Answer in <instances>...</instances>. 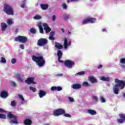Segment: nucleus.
<instances>
[{
  "mask_svg": "<svg viewBox=\"0 0 125 125\" xmlns=\"http://www.w3.org/2000/svg\"><path fill=\"white\" fill-rule=\"evenodd\" d=\"M115 84L113 89V91L114 94L117 95L119 94V90L124 89L125 87V82L123 80H120L118 78L115 79L114 81Z\"/></svg>",
  "mask_w": 125,
  "mask_h": 125,
  "instance_id": "nucleus-1",
  "label": "nucleus"
},
{
  "mask_svg": "<svg viewBox=\"0 0 125 125\" xmlns=\"http://www.w3.org/2000/svg\"><path fill=\"white\" fill-rule=\"evenodd\" d=\"M123 67H125V65H123Z\"/></svg>",
  "mask_w": 125,
  "mask_h": 125,
  "instance_id": "nucleus-63",
  "label": "nucleus"
},
{
  "mask_svg": "<svg viewBox=\"0 0 125 125\" xmlns=\"http://www.w3.org/2000/svg\"><path fill=\"white\" fill-rule=\"evenodd\" d=\"M61 30L62 31V33H64V28H62Z\"/></svg>",
  "mask_w": 125,
  "mask_h": 125,
  "instance_id": "nucleus-59",
  "label": "nucleus"
},
{
  "mask_svg": "<svg viewBox=\"0 0 125 125\" xmlns=\"http://www.w3.org/2000/svg\"><path fill=\"white\" fill-rule=\"evenodd\" d=\"M42 22H39L38 23V26L39 28L40 33L41 34H43V28H42Z\"/></svg>",
  "mask_w": 125,
  "mask_h": 125,
  "instance_id": "nucleus-17",
  "label": "nucleus"
},
{
  "mask_svg": "<svg viewBox=\"0 0 125 125\" xmlns=\"http://www.w3.org/2000/svg\"><path fill=\"white\" fill-rule=\"evenodd\" d=\"M40 7L42 10H46L48 8V4H41Z\"/></svg>",
  "mask_w": 125,
  "mask_h": 125,
  "instance_id": "nucleus-21",
  "label": "nucleus"
},
{
  "mask_svg": "<svg viewBox=\"0 0 125 125\" xmlns=\"http://www.w3.org/2000/svg\"><path fill=\"white\" fill-rule=\"evenodd\" d=\"M0 62H1V63H3L4 64H5V63H6V60H5V58L3 57H1Z\"/></svg>",
  "mask_w": 125,
  "mask_h": 125,
  "instance_id": "nucleus-32",
  "label": "nucleus"
},
{
  "mask_svg": "<svg viewBox=\"0 0 125 125\" xmlns=\"http://www.w3.org/2000/svg\"><path fill=\"white\" fill-rule=\"evenodd\" d=\"M56 20V16L53 15L52 17V21H55Z\"/></svg>",
  "mask_w": 125,
  "mask_h": 125,
  "instance_id": "nucleus-49",
  "label": "nucleus"
},
{
  "mask_svg": "<svg viewBox=\"0 0 125 125\" xmlns=\"http://www.w3.org/2000/svg\"><path fill=\"white\" fill-rule=\"evenodd\" d=\"M64 20H68L69 19V15H66L64 16Z\"/></svg>",
  "mask_w": 125,
  "mask_h": 125,
  "instance_id": "nucleus-50",
  "label": "nucleus"
},
{
  "mask_svg": "<svg viewBox=\"0 0 125 125\" xmlns=\"http://www.w3.org/2000/svg\"><path fill=\"white\" fill-rule=\"evenodd\" d=\"M12 64H15L16 63V59H12L11 61Z\"/></svg>",
  "mask_w": 125,
  "mask_h": 125,
  "instance_id": "nucleus-41",
  "label": "nucleus"
},
{
  "mask_svg": "<svg viewBox=\"0 0 125 125\" xmlns=\"http://www.w3.org/2000/svg\"><path fill=\"white\" fill-rule=\"evenodd\" d=\"M63 74H59L56 75V77H62Z\"/></svg>",
  "mask_w": 125,
  "mask_h": 125,
  "instance_id": "nucleus-53",
  "label": "nucleus"
},
{
  "mask_svg": "<svg viewBox=\"0 0 125 125\" xmlns=\"http://www.w3.org/2000/svg\"><path fill=\"white\" fill-rule=\"evenodd\" d=\"M83 86H85V87H88L89 86H90V85L88 83L86 82H84L83 83Z\"/></svg>",
  "mask_w": 125,
  "mask_h": 125,
  "instance_id": "nucleus-28",
  "label": "nucleus"
},
{
  "mask_svg": "<svg viewBox=\"0 0 125 125\" xmlns=\"http://www.w3.org/2000/svg\"><path fill=\"white\" fill-rule=\"evenodd\" d=\"M68 34H69V35H71L72 33H71V32H70V31H68Z\"/></svg>",
  "mask_w": 125,
  "mask_h": 125,
  "instance_id": "nucleus-60",
  "label": "nucleus"
},
{
  "mask_svg": "<svg viewBox=\"0 0 125 125\" xmlns=\"http://www.w3.org/2000/svg\"><path fill=\"white\" fill-rule=\"evenodd\" d=\"M84 71H81L76 74V75H79V76H83V75H84Z\"/></svg>",
  "mask_w": 125,
  "mask_h": 125,
  "instance_id": "nucleus-35",
  "label": "nucleus"
},
{
  "mask_svg": "<svg viewBox=\"0 0 125 125\" xmlns=\"http://www.w3.org/2000/svg\"><path fill=\"white\" fill-rule=\"evenodd\" d=\"M3 112H4V110H3L1 108H0V113H3Z\"/></svg>",
  "mask_w": 125,
  "mask_h": 125,
  "instance_id": "nucleus-56",
  "label": "nucleus"
},
{
  "mask_svg": "<svg viewBox=\"0 0 125 125\" xmlns=\"http://www.w3.org/2000/svg\"><path fill=\"white\" fill-rule=\"evenodd\" d=\"M79 0H67V3H69L70 1H79Z\"/></svg>",
  "mask_w": 125,
  "mask_h": 125,
  "instance_id": "nucleus-46",
  "label": "nucleus"
},
{
  "mask_svg": "<svg viewBox=\"0 0 125 125\" xmlns=\"http://www.w3.org/2000/svg\"><path fill=\"white\" fill-rule=\"evenodd\" d=\"M64 64L67 68L72 69L73 68V66H74L75 65V62L71 60H67L64 62Z\"/></svg>",
  "mask_w": 125,
  "mask_h": 125,
  "instance_id": "nucleus-9",
  "label": "nucleus"
},
{
  "mask_svg": "<svg viewBox=\"0 0 125 125\" xmlns=\"http://www.w3.org/2000/svg\"><path fill=\"white\" fill-rule=\"evenodd\" d=\"M11 106H12L13 107H15V106L16 105V102H15V101H13L11 102Z\"/></svg>",
  "mask_w": 125,
  "mask_h": 125,
  "instance_id": "nucleus-37",
  "label": "nucleus"
},
{
  "mask_svg": "<svg viewBox=\"0 0 125 125\" xmlns=\"http://www.w3.org/2000/svg\"><path fill=\"white\" fill-rule=\"evenodd\" d=\"M87 113L92 116H93V115H96V111L92 109H88Z\"/></svg>",
  "mask_w": 125,
  "mask_h": 125,
  "instance_id": "nucleus-25",
  "label": "nucleus"
},
{
  "mask_svg": "<svg viewBox=\"0 0 125 125\" xmlns=\"http://www.w3.org/2000/svg\"><path fill=\"white\" fill-rule=\"evenodd\" d=\"M68 99H69V101H70V102H74V99L73 98H72L70 97H69Z\"/></svg>",
  "mask_w": 125,
  "mask_h": 125,
  "instance_id": "nucleus-48",
  "label": "nucleus"
},
{
  "mask_svg": "<svg viewBox=\"0 0 125 125\" xmlns=\"http://www.w3.org/2000/svg\"><path fill=\"white\" fill-rule=\"evenodd\" d=\"M57 55H58V60H60V59H61V57H62V55H63V53H62V51H61V50H58L57 52Z\"/></svg>",
  "mask_w": 125,
  "mask_h": 125,
  "instance_id": "nucleus-24",
  "label": "nucleus"
},
{
  "mask_svg": "<svg viewBox=\"0 0 125 125\" xmlns=\"http://www.w3.org/2000/svg\"><path fill=\"white\" fill-rule=\"evenodd\" d=\"M20 48H21V49H24V45L23 44H21L20 45Z\"/></svg>",
  "mask_w": 125,
  "mask_h": 125,
  "instance_id": "nucleus-51",
  "label": "nucleus"
},
{
  "mask_svg": "<svg viewBox=\"0 0 125 125\" xmlns=\"http://www.w3.org/2000/svg\"><path fill=\"white\" fill-rule=\"evenodd\" d=\"M3 11L8 15H14V11L11 6L5 4L4 5Z\"/></svg>",
  "mask_w": 125,
  "mask_h": 125,
  "instance_id": "nucleus-3",
  "label": "nucleus"
},
{
  "mask_svg": "<svg viewBox=\"0 0 125 125\" xmlns=\"http://www.w3.org/2000/svg\"><path fill=\"white\" fill-rule=\"evenodd\" d=\"M39 95L40 98H42V97H44V96L46 95V92L42 90H40L39 92Z\"/></svg>",
  "mask_w": 125,
  "mask_h": 125,
  "instance_id": "nucleus-15",
  "label": "nucleus"
},
{
  "mask_svg": "<svg viewBox=\"0 0 125 125\" xmlns=\"http://www.w3.org/2000/svg\"><path fill=\"white\" fill-rule=\"evenodd\" d=\"M7 24H9V25H12L13 24V22L11 20H8Z\"/></svg>",
  "mask_w": 125,
  "mask_h": 125,
  "instance_id": "nucleus-38",
  "label": "nucleus"
},
{
  "mask_svg": "<svg viewBox=\"0 0 125 125\" xmlns=\"http://www.w3.org/2000/svg\"><path fill=\"white\" fill-rule=\"evenodd\" d=\"M63 116L64 117H65L66 118H71V115L68 114V113H65V112L64 113H63Z\"/></svg>",
  "mask_w": 125,
  "mask_h": 125,
  "instance_id": "nucleus-34",
  "label": "nucleus"
},
{
  "mask_svg": "<svg viewBox=\"0 0 125 125\" xmlns=\"http://www.w3.org/2000/svg\"><path fill=\"white\" fill-rule=\"evenodd\" d=\"M64 45L63 46L65 49H67L68 48V46H70V45L71 44V41L68 42V40H67L66 38H65L64 39Z\"/></svg>",
  "mask_w": 125,
  "mask_h": 125,
  "instance_id": "nucleus-13",
  "label": "nucleus"
},
{
  "mask_svg": "<svg viewBox=\"0 0 125 125\" xmlns=\"http://www.w3.org/2000/svg\"><path fill=\"white\" fill-rule=\"evenodd\" d=\"M47 40L44 38H41L38 40L37 45H38V46H44V45H46L47 44Z\"/></svg>",
  "mask_w": 125,
  "mask_h": 125,
  "instance_id": "nucleus-8",
  "label": "nucleus"
},
{
  "mask_svg": "<svg viewBox=\"0 0 125 125\" xmlns=\"http://www.w3.org/2000/svg\"><path fill=\"white\" fill-rule=\"evenodd\" d=\"M51 90L52 91H55V90H57V87L56 86H52L51 88Z\"/></svg>",
  "mask_w": 125,
  "mask_h": 125,
  "instance_id": "nucleus-43",
  "label": "nucleus"
},
{
  "mask_svg": "<svg viewBox=\"0 0 125 125\" xmlns=\"http://www.w3.org/2000/svg\"><path fill=\"white\" fill-rule=\"evenodd\" d=\"M57 90L58 91H61V90H62V88L61 86H58L57 87Z\"/></svg>",
  "mask_w": 125,
  "mask_h": 125,
  "instance_id": "nucleus-44",
  "label": "nucleus"
},
{
  "mask_svg": "<svg viewBox=\"0 0 125 125\" xmlns=\"http://www.w3.org/2000/svg\"><path fill=\"white\" fill-rule=\"evenodd\" d=\"M32 123V122L31 119H26L23 121V124L25 125H31Z\"/></svg>",
  "mask_w": 125,
  "mask_h": 125,
  "instance_id": "nucleus-18",
  "label": "nucleus"
},
{
  "mask_svg": "<svg viewBox=\"0 0 125 125\" xmlns=\"http://www.w3.org/2000/svg\"><path fill=\"white\" fill-rule=\"evenodd\" d=\"M100 80L103 82H110V78H109V77H105L102 76L100 78Z\"/></svg>",
  "mask_w": 125,
  "mask_h": 125,
  "instance_id": "nucleus-23",
  "label": "nucleus"
},
{
  "mask_svg": "<svg viewBox=\"0 0 125 125\" xmlns=\"http://www.w3.org/2000/svg\"><path fill=\"white\" fill-rule=\"evenodd\" d=\"M120 119L117 120L118 124H123L125 121V115L124 114H120Z\"/></svg>",
  "mask_w": 125,
  "mask_h": 125,
  "instance_id": "nucleus-12",
  "label": "nucleus"
},
{
  "mask_svg": "<svg viewBox=\"0 0 125 125\" xmlns=\"http://www.w3.org/2000/svg\"><path fill=\"white\" fill-rule=\"evenodd\" d=\"M49 39L51 41H54L55 40V38L53 36H51L50 35L49 36Z\"/></svg>",
  "mask_w": 125,
  "mask_h": 125,
  "instance_id": "nucleus-42",
  "label": "nucleus"
},
{
  "mask_svg": "<svg viewBox=\"0 0 125 125\" xmlns=\"http://www.w3.org/2000/svg\"><path fill=\"white\" fill-rule=\"evenodd\" d=\"M30 33H31V34H36V29L33 28H32L30 29Z\"/></svg>",
  "mask_w": 125,
  "mask_h": 125,
  "instance_id": "nucleus-33",
  "label": "nucleus"
},
{
  "mask_svg": "<svg viewBox=\"0 0 125 125\" xmlns=\"http://www.w3.org/2000/svg\"><path fill=\"white\" fill-rule=\"evenodd\" d=\"M103 67V66L101 64L99 65L98 67V69H101V68H102Z\"/></svg>",
  "mask_w": 125,
  "mask_h": 125,
  "instance_id": "nucleus-55",
  "label": "nucleus"
},
{
  "mask_svg": "<svg viewBox=\"0 0 125 125\" xmlns=\"http://www.w3.org/2000/svg\"><path fill=\"white\" fill-rule=\"evenodd\" d=\"M62 7L63 9H66L67 8V4L66 3H63L62 5Z\"/></svg>",
  "mask_w": 125,
  "mask_h": 125,
  "instance_id": "nucleus-40",
  "label": "nucleus"
},
{
  "mask_svg": "<svg viewBox=\"0 0 125 125\" xmlns=\"http://www.w3.org/2000/svg\"><path fill=\"white\" fill-rule=\"evenodd\" d=\"M7 117L9 120H11L10 123L11 125L15 124V125H18V122L17 121V116L14 115L11 112H9L7 114Z\"/></svg>",
  "mask_w": 125,
  "mask_h": 125,
  "instance_id": "nucleus-4",
  "label": "nucleus"
},
{
  "mask_svg": "<svg viewBox=\"0 0 125 125\" xmlns=\"http://www.w3.org/2000/svg\"><path fill=\"white\" fill-rule=\"evenodd\" d=\"M18 97L21 100V101H25V99H24V97H23V95L19 94Z\"/></svg>",
  "mask_w": 125,
  "mask_h": 125,
  "instance_id": "nucleus-31",
  "label": "nucleus"
},
{
  "mask_svg": "<svg viewBox=\"0 0 125 125\" xmlns=\"http://www.w3.org/2000/svg\"><path fill=\"white\" fill-rule=\"evenodd\" d=\"M1 31L3 32L4 31H5V29L7 28V25H6V23L5 22H2L1 23Z\"/></svg>",
  "mask_w": 125,
  "mask_h": 125,
  "instance_id": "nucleus-22",
  "label": "nucleus"
},
{
  "mask_svg": "<svg viewBox=\"0 0 125 125\" xmlns=\"http://www.w3.org/2000/svg\"><path fill=\"white\" fill-rule=\"evenodd\" d=\"M95 21H96V18L89 17L86 18L84 20H83L82 22V24L83 25L88 24V23H91L92 24L93 23H95Z\"/></svg>",
  "mask_w": 125,
  "mask_h": 125,
  "instance_id": "nucleus-7",
  "label": "nucleus"
},
{
  "mask_svg": "<svg viewBox=\"0 0 125 125\" xmlns=\"http://www.w3.org/2000/svg\"><path fill=\"white\" fill-rule=\"evenodd\" d=\"M8 97V93L5 91H2L0 92V97L1 98H7Z\"/></svg>",
  "mask_w": 125,
  "mask_h": 125,
  "instance_id": "nucleus-14",
  "label": "nucleus"
},
{
  "mask_svg": "<svg viewBox=\"0 0 125 125\" xmlns=\"http://www.w3.org/2000/svg\"><path fill=\"white\" fill-rule=\"evenodd\" d=\"M32 59L34 62L37 63L39 67H43V66L45 65V61L42 56L33 55L32 56Z\"/></svg>",
  "mask_w": 125,
  "mask_h": 125,
  "instance_id": "nucleus-2",
  "label": "nucleus"
},
{
  "mask_svg": "<svg viewBox=\"0 0 125 125\" xmlns=\"http://www.w3.org/2000/svg\"><path fill=\"white\" fill-rule=\"evenodd\" d=\"M89 81L90 82L92 83H96L98 81H97V79L95 78V77L93 76H91L89 77Z\"/></svg>",
  "mask_w": 125,
  "mask_h": 125,
  "instance_id": "nucleus-16",
  "label": "nucleus"
},
{
  "mask_svg": "<svg viewBox=\"0 0 125 125\" xmlns=\"http://www.w3.org/2000/svg\"><path fill=\"white\" fill-rule=\"evenodd\" d=\"M55 46L56 48H58V49H62V48H63V45L58 42H55Z\"/></svg>",
  "mask_w": 125,
  "mask_h": 125,
  "instance_id": "nucleus-19",
  "label": "nucleus"
},
{
  "mask_svg": "<svg viewBox=\"0 0 125 125\" xmlns=\"http://www.w3.org/2000/svg\"><path fill=\"white\" fill-rule=\"evenodd\" d=\"M29 89H30L31 91H33V92H37V89L35 87H33L32 86H30Z\"/></svg>",
  "mask_w": 125,
  "mask_h": 125,
  "instance_id": "nucleus-30",
  "label": "nucleus"
},
{
  "mask_svg": "<svg viewBox=\"0 0 125 125\" xmlns=\"http://www.w3.org/2000/svg\"><path fill=\"white\" fill-rule=\"evenodd\" d=\"M42 26L44 27V30L45 31L46 34H47V33H49V32L51 31V28H50V27L48 26L47 23L43 22L42 23Z\"/></svg>",
  "mask_w": 125,
  "mask_h": 125,
  "instance_id": "nucleus-11",
  "label": "nucleus"
},
{
  "mask_svg": "<svg viewBox=\"0 0 125 125\" xmlns=\"http://www.w3.org/2000/svg\"><path fill=\"white\" fill-rule=\"evenodd\" d=\"M120 62L122 64H125V58H122L120 59Z\"/></svg>",
  "mask_w": 125,
  "mask_h": 125,
  "instance_id": "nucleus-39",
  "label": "nucleus"
},
{
  "mask_svg": "<svg viewBox=\"0 0 125 125\" xmlns=\"http://www.w3.org/2000/svg\"><path fill=\"white\" fill-rule=\"evenodd\" d=\"M25 3H23L22 5H21V7L22 8H24V7H25Z\"/></svg>",
  "mask_w": 125,
  "mask_h": 125,
  "instance_id": "nucleus-54",
  "label": "nucleus"
},
{
  "mask_svg": "<svg viewBox=\"0 0 125 125\" xmlns=\"http://www.w3.org/2000/svg\"><path fill=\"white\" fill-rule=\"evenodd\" d=\"M123 96H124V97H125V93L123 94Z\"/></svg>",
  "mask_w": 125,
  "mask_h": 125,
  "instance_id": "nucleus-62",
  "label": "nucleus"
},
{
  "mask_svg": "<svg viewBox=\"0 0 125 125\" xmlns=\"http://www.w3.org/2000/svg\"><path fill=\"white\" fill-rule=\"evenodd\" d=\"M72 88L73 89H80L81 88L82 85L80 84H74L71 86Z\"/></svg>",
  "mask_w": 125,
  "mask_h": 125,
  "instance_id": "nucleus-20",
  "label": "nucleus"
},
{
  "mask_svg": "<svg viewBox=\"0 0 125 125\" xmlns=\"http://www.w3.org/2000/svg\"><path fill=\"white\" fill-rule=\"evenodd\" d=\"M16 78L19 80V82H23V79L20 76V74H17L16 75Z\"/></svg>",
  "mask_w": 125,
  "mask_h": 125,
  "instance_id": "nucleus-26",
  "label": "nucleus"
},
{
  "mask_svg": "<svg viewBox=\"0 0 125 125\" xmlns=\"http://www.w3.org/2000/svg\"><path fill=\"white\" fill-rule=\"evenodd\" d=\"M18 29H17V30H16V33H18Z\"/></svg>",
  "mask_w": 125,
  "mask_h": 125,
  "instance_id": "nucleus-61",
  "label": "nucleus"
},
{
  "mask_svg": "<svg viewBox=\"0 0 125 125\" xmlns=\"http://www.w3.org/2000/svg\"><path fill=\"white\" fill-rule=\"evenodd\" d=\"M14 41L15 42H19L21 43H26V42H28V38L25 36L19 35L15 38Z\"/></svg>",
  "mask_w": 125,
  "mask_h": 125,
  "instance_id": "nucleus-5",
  "label": "nucleus"
},
{
  "mask_svg": "<svg viewBox=\"0 0 125 125\" xmlns=\"http://www.w3.org/2000/svg\"><path fill=\"white\" fill-rule=\"evenodd\" d=\"M65 113H66L65 110L62 108H59L53 111V115L54 116L57 117L58 116H61V115H63Z\"/></svg>",
  "mask_w": 125,
  "mask_h": 125,
  "instance_id": "nucleus-6",
  "label": "nucleus"
},
{
  "mask_svg": "<svg viewBox=\"0 0 125 125\" xmlns=\"http://www.w3.org/2000/svg\"><path fill=\"white\" fill-rule=\"evenodd\" d=\"M100 101H101V102H102V103H105V102H106V100H105V99H104L103 97H102V96H101V97H100Z\"/></svg>",
  "mask_w": 125,
  "mask_h": 125,
  "instance_id": "nucleus-36",
  "label": "nucleus"
},
{
  "mask_svg": "<svg viewBox=\"0 0 125 125\" xmlns=\"http://www.w3.org/2000/svg\"><path fill=\"white\" fill-rule=\"evenodd\" d=\"M59 62H60L61 63H64V61L61 60V59H60V60H58Z\"/></svg>",
  "mask_w": 125,
  "mask_h": 125,
  "instance_id": "nucleus-57",
  "label": "nucleus"
},
{
  "mask_svg": "<svg viewBox=\"0 0 125 125\" xmlns=\"http://www.w3.org/2000/svg\"><path fill=\"white\" fill-rule=\"evenodd\" d=\"M0 119H3V120H5V119H6V115L2 113H0Z\"/></svg>",
  "mask_w": 125,
  "mask_h": 125,
  "instance_id": "nucleus-29",
  "label": "nucleus"
},
{
  "mask_svg": "<svg viewBox=\"0 0 125 125\" xmlns=\"http://www.w3.org/2000/svg\"><path fill=\"white\" fill-rule=\"evenodd\" d=\"M93 99H94L95 100V101L96 102H97V101H98V98H97V97H96V96H93Z\"/></svg>",
  "mask_w": 125,
  "mask_h": 125,
  "instance_id": "nucleus-45",
  "label": "nucleus"
},
{
  "mask_svg": "<svg viewBox=\"0 0 125 125\" xmlns=\"http://www.w3.org/2000/svg\"><path fill=\"white\" fill-rule=\"evenodd\" d=\"M102 32H106V29L105 28L103 29Z\"/></svg>",
  "mask_w": 125,
  "mask_h": 125,
  "instance_id": "nucleus-58",
  "label": "nucleus"
},
{
  "mask_svg": "<svg viewBox=\"0 0 125 125\" xmlns=\"http://www.w3.org/2000/svg\"><path fill=\"white\" fill-rule=\"evenodd\" d=\"M55 34V32H54V31H51V32H50V36L53 37V36H54Z\"/></svg>",
  "mask_w": 125,
  "mask_h": 125,
  "instance_id": "nucleus-47",
  "label": "nucleus"
},
{
  "mask_svg": "<svg viewBox=\"0 0 125 125\" xmlns=\"http://www.w3.org/2000/svg\"><path fill=\"white\" fill-rule=\"evenodd\" d=\"M33 19H35V20H40L42 19V16L40 15H36L33 17Z\"/></svg>",
  "mask_w": 125,
  "mask_h": 125,
  "instance_id": "nucleus-27",
  "label": "nucleus"
},
{
  "mask_svg": "<svg viewBox=\"0 0 125 125\" xmlns=\"http://www.w3.org/2000/svg\"><path fill=\"white\" fill-rule=\"evenodd\" d=\"M34 80H35V78L29 77V78H27V79L25 81V82L28 84H31V83H33V84H36V83H37L34 82Z\"/></svg>",
  "mask_w": 125,
  "mask_h": 125,
  "instance_id": "nucleus-10",
  "label": "nucleus"
},
{
  "mask_svg": "<svg viewBox=\"0 0 125 125\" xmlns=\"http://www.w3.org/2000/svg\"><path fill=\"white\" fill-rule=\"evenodd\" d=\"M11 85H12V86H16V83H15V82H12Z\"/></svg>",
  "mask_w": 125,
  "mask_h": 125,
  "instance_id": "nucleus-52",
  "label": "nucleus"
}]
</instances>
